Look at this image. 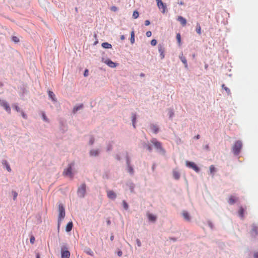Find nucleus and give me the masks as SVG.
Wrapping results in <instances>:
<instances>
[{"mask_svg": "<svg viewBox=\"0 0 258 258\" xmlns=\"http://www.w3.org/2000/svg\"><path fill=\"white\" fill-rule=\"evenodd\" d=\"M0 105L1 106L3 107L6 111H7L9 113L10 112L11 108L9 106V104L6 101H5L4 100H2L0 98Z\"/></svg>", "mask_w": 258, "mask_h": 258, "instance_id": "1a4fd4ad", "label": "nucleus"}, {"mask_svg": "<svg viewBox=\"0 0 258 258\" xmlns=\"http://www.w3.org/2000/svg\"><path fill=\"white\" fill-rule=\"evenodd\" d=\"M36 258H40V254H39V253H36Z\"/></svg>", "mask_w": 258, "mask_h": 258, "instance_id": "e2e57ef3", "label": "nucleus"}, {"mask_svg": "<svg viewBox=\"0 0 258 258\" xmlns=\"http://www.w3.org/2000/svg\"><path fill=\"white\" fill-rule=\"evenodd\" d=\"M236 198L233 196H230L228 200V203L230 205L234 204L236 202Z\"/></svg>", "mask_w": 258, "mask_h": 258, "instance_id": "cd10ccee", "label": "nucleus"}, {"mask_svg": "<svg viewBox=\"0 0 258 258\" xmlns=\"http://www.w3.org/2000/svg\"><path fill=\"white\" fill-rule=\"evenodd\" d=\"M139 13L137 11H135L133 14V17L134 19H137L139 17Z\"/></svg>", "mask_w": 258, "mask_h": 258, "instance_id": "c9c22d12", "label": "nucleus"}, {"mask_svg": "<svg viewBox=\"0 0 258 258\" xmlns=\"http://www.w3.org/2000/svg\"><path fill=\"white\" fill-rule=\"evenodd\" d=\"M58 211L59 214L58 217V228L59 227L60 222L64 218L66 215L64 208L61 204H59L58 205Z\"/></svg>", "mask_w": 258, "mask_h": 258, "instance_id": "f03ea898", "label": "nucleus"}, {"mask_svg": "<svg viewBox=\"0 0 258 258\" xmlns=\"http://www.w3.org/2000/svg\"><path fill=\"white\" fill-rule=\"evenodd\" d=\"M110 10L113 12H116L118 10V8L116 6H112L110 8Z\"/></svg>", "mask_w": 258, "mask_h": 258, "instance_id": "a18cd8bd", "label": "nucleus"}, {"mask_svg": "<svg viewBox=\"0 0 258 258\" xmlns=\"http://www.w3.org/2000/svg\"><path fill=\"white\" fill-rule=\"evenodd\" d=\"M122 205H123V208L125 210H127L128 209V205L127 203L125 201H123V202H122Z\"/></svg>", "mask_w": 258, "mask_h": 258, "instance_id": "4c0bfd02", "label": "nucleus"}, {"mask_svg": "<svg viewBox=\"0 0 258 258\" xmlns=\"http://www.w3.org/2000/svg\"><path fill=\"white\" fill-rule=\"evenodd\" d=\"M150 24V22L149 20H146L145 22V25L146 26H148Z\"/></svg>", "mask_w": 258, "mask_h": 258, "instance_id": "4d7b16f0", "label": "nucleus"}, {"mask_svg": "<svg viewBox=\"0 0 258 258\" xmlns=\"http://www.w3.org/2000/svg\"><path fill=\"white\" fill-rule=\"evenodd\" d=\"M126 164L127 166V172L131 175L134 174V170L133 167L131 165V161L129 157L126 155Z\"/></svg>", "mask_w": 258, "mask_h": 258, "instance_id": "6e6552de", "label": "nucleus"}, {"mask_svg": "<svg viewBox=\"0 0 258 258\" xmlns=\"http://www.w3.org/2000/svg\"><path fill=\"white\" fill-rule=\"evenodd\" d=\"M250 234L252 236L255 237L258 235V226L256 224H253L251 226Z\"/></svg>", "mask_w": 258, "mask_h": 258, "instance_id": "9d476101", "label": "nucleus"}, {"mask_svg": "<svg viewBox=\"0 0 258 258\" xmlns=\"http://www.w3.org/2000/svg\"><path fill=\"white\" fill-rule=\"evenodd\" d=\"M48 94L49 98H50L53 101L55 102L56 101L55 94L52 91H48Z\"/></svg>", "mask_w": 258, "mask_h": 258, "instance_id": "bb28decb", "label": "nucleus"}, {"mask_svg": "<svg viewBox=\"0 0 258 258\" xmlns=\"http://www.w3.org/2000/svg\"><path fill=\"white\" fill-rule=\"evenodd\" d=\"M147 216L148 218L149 221L153 223L155 222L157 219V217L155 215H154L149 212L147 213Z\"/></svg>", "mask_w": 258, "mask_h": 258, "instance_id": "9b49d317", "label": "nucleus"}, {"mask_svg": "<svg viewBox=\"0 0 258 258\" xmlns=\"http://www.w3.org/2000/svg\"><path fill=\"white\" fill-rule=\"evenodd\" d=\"M117 254L119 256H121L122 255V252L121 250H119L117 251Z\"/></svg>", "mask_w": 258, "mask_h": 258, "instance_id": "5fc2aeb1", "label": "nucleus"}, {"mask_svg": "<svg viewBox=\"0 0 258 258\" xmlns=\"http://www.w3.org/2000/svg\"><path fill=\"white\" fill-rule=\"evenodd\" d=\"M86 190V185L85 183H82L78 188L77 195L79 197L84 198Z\"/></svg>", "mask_w": 258, "mask_h": 258, "instance_id": "423d86ee", "label": "nucleus"}, {"mask_svg": "<svg viewBox=\"0 0 258 258\" xmlns=\"http://www.w3.org/2000/svg\"><path fill=\"white\" fill-rule=\"evenodd\" d=\"M73 227V222L72 221L69 222V223H68V224L66 225V231L67 232H70L72 230Z\"/></svg>", "mask_w": 258, "mask_h": 258, "instance_id": "5701e85b", "label": "nucleus"}, {"mask_svg": "<svg viewBox=\"0 0 258 258\" xmlns=\"http://www.w3.org/2000/svg\"><path fill=\"white\" fill-rule=\"evenodd\" d=\"M101 46L103 48L106 49H109L112 48V45L108 42H103L102 43Z\"/></svg>", "mask_w": 258, "mask_h": 258, "instance_id": "c756f323", "label": "nucleus"}, {"mask_svg": "<svg viewBox=\"0 0 258 258\" xmlns=\"http://www.w3.org/2000/svg\"><path fill=\"white\" fill-rule=\"evenodd\" d=\"M35 241V237L34 236H31L30 239V242L31 243L33 244Z\"/></svg>", "mask_w": 258, "mask_h": 258, "instance_id": "09e8293b", "label": "nucleus"}, {"mask_svg": "<svg viewBox=\"0 0 258 258\" xmlns=\"http://www.w3.org/2000/svg\"><path fill=\"white\" fill-rule=\"evenodd\" d=\"M157 6L160 10H162V13H165L166 12V6L162 1L159 2V4H157Z\"/></svg>", "mask_w": 258, "mask_h": 258, "instance_id": "dca6fc26", "label": "nucleus"}, {"mask_svg": "<svg viewBox=\"0 0 258 258\" xmlns=\"http://www.w3.org/2000/svg\"><path fill=\"white\" fill-rule=\"evenodd\" d=\"M99 149H93L90 151L89 154L91 157H97L99 155Z\"/></svg>", "mask_w": 258, "mask_h": 258, "instance_id": "ddd939ff", "label": "nucleus"}, {"mask_svg": "<svg viewBox=\"0 0 258 258\" xmlns=\"http://www.w3.org/2000/svg\"><path fill=\"white\" fill-rule=\"evenodd\" d=\"M15 108L17 111H18V112L20 111V109L18 106H15Z\"/></svg>", "mask_w": 258, "mask_h": 258, "instance_id": "bf43d9fd", "label": "nucleus"}, {"mask_svg": "<svg viewBox=\"0 0 258 258\" xmlns=\"http://www.w3.org/2000/svg\"><path fill=\"white\" fill-rule=\"evenodd\" d=\"M126 185L128 187V188H129V189L130 190V191L131 192H134V188H135V185L134 183H133L131 181H128L126 183Z\"/></svg>", "mask_w": 258, "mask_h": 258, "instance_id": "6ab92c4d", "label": "nucleus"}, {"mask_svg": "<svg viewBox=\"0 0 258 258\" xmlns=\"http://www.w3.org/2000/svg\"><path fill=\"white\" fill-rule=\"evenodd\" d=\"M196 31L198 34H201V28L199 23L197 24Z\"/></svg>", "mask_w": 258, "mask_h": 258, "instance_id": "f704fd0d", "label": "nucleus"}, {"mask_svg": "<svg viewBox=\"0 0 258 258\" xmlns=\"http://www.w3.org/2000/svg\"><path fill=\"white\" fill-rule=\"evenodd\" d=\"M12 40L15 43H18L19 42V39L17 36H12Z\"/></svg>", "mask_w": 258, "mask_h": 258, "instance_id": "e433bc0d", "label": "nucleus"}, {"mask_svg": "<svg viewBox=\"0 0 258 258\" xmlns=\"http://www.w3.org/2000/svg\"><path fill=\"white\" fill-rule=\"evenodd\" d=\"M179 58L182 62L184 64L185 68H187V62L186 58L183 56L182 54L181 55L179 56Z\"/></svg>", "mask_w": 258, "mask_h": 258, "instance_id": "a878e982", "label": "nucleus"}, {"mask_svg": "<svg viewBox=\"0 0 258 258\" xmlns=\"http://www.w3.org/2000/svg\"><path fill=\"white\" fill-rule=\"evenodd\" d=\"M110 240L111 241H112L113 239H114V236L113 235H112L111 236H110Z\"/></svg>", "mask_w": 258, "mask_h": 258, "instance_id": "338daca9", "label": "nucleus"}, {"mask_svg": "<svg viewBox=\"0 0 258 258\" xmlns=\"http://www.w3.org/2000/svg\"><path fill=\"white\" fill-rule=\"evenodd\" d=\"M142 145L144 148L146 149L150 152L152 151V147L151 144L148 141L147 142H144L142 143Z\"/></svg>", "mask_w": 258, "mask_h": 258, "instance_id": "f8f14e48", "label": "nucleus"}, {"mask_svg": "<svg viewBox=\"0 0 258 258\" xmlns=\"http://www.w3.org/2000/svg\"><path fill=\"white\" fill-rule=\"evenodd\" d=\"M107 197L112 200H114L116 198V194L113 191L108 190L107 191Z\"/></svg>", "mask_w": 258, "mask_h": 258, "instance_id": "4468645a", "label": "nucleus"}, {"mask_svg": "<svg viewBox=\"0 0 258 258\" xmlns=\"http://www.w3.org/2000/svg\"><path fill=\"white\" fill-rule=\"evenodd\" d=\"M88 73H89V72H88V70L86 69L84 71V76L85 77H87L88 76Z\"/></svg>", "mask_w": 258, "mask_h": 258, "instance_id": "864d4df0", "label": "nucleus"}, {"mask_svg": "<svg viewBox=\"0 0 258 258\" xmlns=\"http://www.w3.org/2000/svg\"><path fill=\"white\" fill-rule=\"evenodd\" d=\"M208 224L209 227L211 229H213L214 228V225L212 223V222L210 221H208Z\"/></svg>", "mask_w": 258, "mask_h": 258, "instance_id": "37998d69", "label": "nucleus"}, {"mask_svg": "<svg viewBox=\"0 0 258 258\" xmlns=\"http://www.w3.org/2000/svg\"><path fill=\"white\" fill-rule=\"evenodd\" d=\"M242 144L241 141L238 140L235 142L234 146L232 147V151L235 155H238L242 148Z\"/></svg>", "mask_w": 258, "mask_h": 258, "instance_id": "20e7f679", "label": "nucleus"}, {"mask_svg": "<svg viewBox=\"0 0 258 258\" xmlns=\"http://www.w3.org/2000/svg\"><path fill=\"white\" fill-rule=\"evenodd\" d=\"M124 39H125V37H124V35H121V36H120V39H121V40H123Z\"/></svg>", "mask_w": 258, "mask_h": 258, "instance_id": "0e129e2a", "label": "nucleus"}, {"mask_svg": "<svg viewBox=\"0 0 258 258\" xmlns=\"http://www.w3.org/2000/svg\"><path fill=\"white\" fill-rule=\"evenodd\" d=\"M244 212V209L242 207H240L238 211V215L240 218H243Z\"/></svg>", "mask_w": 258, "mask_h": 258, "instance_id": "c85d7f7f", "label": "nucleus"}, {"mask_svg": "<svg viewBox=\"0 0 258 258\" xmlns=\"http://www.w3.org/2000/svg\"><path fill=\"white\" fill-rule=\"evenodd\" d=\"M182 216L183 217L184 219L188 221H189L190 220V216L189 215V214L186 211H183L182 212Z\"/></svg>", "mask_w": 258, "mask_h": 258, "instance_id": "412c9836", "label": "nucleus"}, {"mask_svg": "<svg viewBox=\"0 0 258 258\" xmlns=\"http://www.w3.org/2000/svg\"><path fill=\"white\" fill-rule=\"evenodd\" d=\"M150 129L154 134H157L159 132V128L158 126L154 124H151L150 125Z\"/></svg>", "mask_w": 258, "mask_h": 258, "instance_id": "a211bd4d", "label": "nucleus"}, {"mask_svg": "<svg viewBox=\"0 0 258 258\" xmlns=\"http://www.w3.org/2000/svg\"><path fill=\"white\" fill-rule=\"evenodd\" d=\"M110 223H111L110 221L109 220H108L107 221V225H110Z\"/></svg>", "mask_w": 258, "mask_h": 258, "instance_id": "774afa93", "label": "nucleus"}, {"mask_svg": "<svg viewBox=\"0 0 258 258\" xmlns=\"http://www.w3.org/2000/svg\"><path fill=\"white\" fill-rule=\"evenodd\" d=\"M83 108V104H80L76 106H75L73 108V112L74 113H77L79 110H81Z\"/></svg>", "mask_w": 258, "mask_h": 258, "instance_id": "aec40b11", "label": "nucleus"}, {"mask_svg": "<svg viewBox=\"0 0 258 258\" xmlns=\"http://www.w3.org/2000/svg\"><path fill=\"white\" fill-rule=\"evenodd\" d=\"M85 251L86 253L90 255L93 256L94 254V252L90 248H86Z\"/></svg>", "mask_w": 258, "mask_h": 258, "instance_id": "473e14b6", "label": "nucleus"}, {"mask_svg": "<svg viewBox=\"0 0 258 258\" xmlns=\"http://www.w3.org/2000/svg\"><path fill=\"white\" fill-rule=\"evenodd\" d=\"M176 39L177 40V41L179 43H180L181 42V37H180V35L179 33H178L177 35H176Z\"/></svg>", "mask_w": 258, "mask_h": 258, "instance_id": "c03bdc74", "label": "nucleus"}, {"mask_svg": "<svg viewBox=\"0 0 258 258\" xmlns=\"http://www.w3.org/2000/svg\"><path fill=\"white\" fill-rule=\"evenodd\" d=\"M112 150V146L111 145V144H109L108 145H107V151H110Z\"/></svg>", "mask_w": 258, "mask_h": 258, "instance_id": "3c124183", "label": "nucleus"}, {"mask_svg": "<svg viewBox=\"0 0 258 258\" xmlns=\"http://www.w3.org/2000/svg\"><path fill=\"white\" fill-rule=\"evenodd\" d=\"M151 143L154 146L157 151L162 155L165 154V151L162 147L161 143L155 138H153L151 141Z\"/></svg>", "mask_w": 258, "mask_h": 258, "instance_id": "f257e3e1", "label": "nucleus"}, {"mask_svg": "<svg viewBox=\"0 0 258 258\" xmlns=\"http://www.w3.org/2000/svg\"><path fill=\"white\" fill-rule=\"evenodd\" d=\"M42 117L44 121H45L46 122H47L48 121V118H47V117L44 112H42Z\"/></svg>", "mask_w": 258, "mask_h": 258, "instance_id": "ea45409f", "label": "nucleus"}, {"mask_svg": "<svg viewBox=\"0 0 258 258\" xmlns=\"http://www.w3.org/2000/svg\"><path fill=\"white\" fill-rule=\"evenodd\" d=\"M209 145H206L205 147H204V149L207 150H209Z\"/></svg>", "mask_w": 258, "mask_h": 258, "instance_id": "680f3d73", "label": "nucleus"}, {"mask_svg": "<svg viewBox=\"0 0 258 258\" xmlns=\"http://www.w3.org/2000/svg\"><path fill=\"white\" fill-rule=\"evenodd\" d=\"M12 194H13V200H15L18 196V194L16 191H12Z\"/></svg>", "mask_w": 258, "mask_h": 258, "instance_id": "79ce46f5", "label": "nucleus"}, {"mask_svg": "<svg viewBox=\"0 0 258 258\" xmlns=\"http://www.w3.org/2000/svg\"><path fill=\"white\" fill-rule=\"evenodd\" d=\"M168 115L170 119H172L173 118L174 112L172 109L169 108L168 109Z\"/></svg>", "mask_w": 258, "mask_h": 258, "instance_id": "2f4dec72", "label": "nucleus"}, {"mask_svg": "<svg viewBox=\"0 0 258 258\" xmlns=\"http://www.w3.org/2000/svg\"><path fill=\"white\" fill-rule=\"evenodd\" d=\"M210 171L211 174H212L215 171V168L213 165H211L210 166Z\"/></svg>", "mask_w": 258, "mask_h": 258, "instance_id": "a19ab883", "label": "nucleus"}, {"mask_svg": "<svg viewBox=\"0 0 258 258\" xmlns=\"http://www.w3.org/2000/svg\"><path fill=\"white\" fill-rule=\"evenodd\" d=\"M146 35L148 37H151L152 35V32L150 31H148L146 32Z\"/></svg>", "mask_w": 258, "mask_h": 258, "instance_id": "603ef678", "label": "nucleus"}, {"mask_svg": "<svg viewBox=\"0 0 258 258\" xmlns=\"http://www.w3.org/2000/svg\"><path fill=\"white\" fill-rule=\"evenodd\" d=\"M185 164L187 167L192 169L196 172H199L200 170L199 167H198L197 165L193 162L186 161L185 162Z\"/></svg>", "mask_w": 258, "mask_h": 258, "instance_id": "0eeeda50", "label": "nucleus"}, {"mask_svg": "<svg viewBox=\"0 0 258 258\" xmlns=\"http://www.w3.org/2000/svg\"><path fill=\"white\" fill-rule=\"evenodd\" d=\"M21 115L24 118H26L27 115L23 111L21 112Z\"/></svg>", "mask_w": 258, "mask_h": 258, "instance_id": "6e6d98bb", "label": "nucleus"}, {"mask_svg": "<svg viewBox=\"0 0 258 258\" xmlns=\"http://www.w3.org/2000/svg\"><path fill=\"white\" fill-rule=\"evenodd\" d=\"M131 43L133 44L135 43V33L134 31H132L131 33V38H130Z\"/></svg>", "mask_w": 258, "mask_h": 258, "instance_id": "72a5a7b5", "label": "nucleus"}, {"mask_svg": "<svg viewBox=\"0 0 258 258\" xmlns=\"http://www.w3.org/2000/svg\"><path fill=\"white\" fill-rule=\"evenodd\" d=\"M136 118H137L136 115L135 113H132V121L133 125L134 128L136 127L135 123H136Z\"/></svg>", "mask_w": 258, "mask_h": 258, "instance_id": "7c9ffc66", "label": "nucleus"}, {"mask_svg": "<svg viewBox=\"0 0 258 258\" xmlns=\"http://www.w3.org/2000/svg\"><path fill=\"white\" fill-rule=\"evenodd\" d=\"M136 243H137V245H138L139 247L141 246V245H142V243H141V241H140L139 239H137V240H136Z\"/></svg>", "mask_w": 258, "mask_h": 258, "instance_id": "8fccbe9b", "label": "nucleus"}, {"mask_svg": "<svg viewBox=\"0 0 258 258\" xmlns=\"http://www.w3.org/2000/svg\"><path fill=\"white\" fill-rule=\"evenodd\" d=\"M104 62L109 67L111 68H114L116 67V63L113 62L111 60L109 59H106Z\"/></svg>", "mask_w": 258, "mask_h": 258, "instance_id": "f3484780", "label": "nucleus"}, {"mask_svg": "<svg viewBox=\"0 0 258 258\" xmlns=\"http://www.w3.org/2000/svg\"><path fill=\"white\" fill-rule=\"evenodd\" d=\"M177 20L179 22L182 26H185L186 24V20L182 16H178Z\"/></svg>", "mask_w": 258, "mask_h": 258, "instance_id": "4be33fe9", "label": "nucleus"}, {"mask_svg": "<svg viewBox=\"0 0 258 258\" xmlns=\"http://www.w3.org/2000/svg\"><path fill=\"white\" fill-rule=\"evenodd\" d=\"M173 176L175 179L178 180L180 178V174L177 170H174L173 171Z\"/></svg>", "mask_w": 258, "mask_h": 258, "instance_id": "393cba45", "label": "nucleus"}, {"mask_svg": "<svg viewBox=\"0 0 258 258\" xmlns=\"http://www.w3.org/2000/svg\"><path fill=\"white\" fill-rule=\"evenodd\" d=\"M253 257L254 258H258V251L254 252Z\"/></svg>", "mask_w": 258, "mask_h": 258, "instance_id": "13d9d810", "label": "nucleus"}, {"mask_svg": "<svg viewBox=\"0 0 258 258\" xmlns=\"http://www.w3.org/2000/svg\"><path fill=\"white\" fill-rule=\"evenodd\" d=\"M115 158H116L117 160H121V158L120 157V156H119L118 155H116Z\"/></svg>", "mask_w": 258, "mask_h": 258, "instance_id": "052dcab7", "label": "nucleus"}, {"mask_svg": "<svg viewBox=\"0 0 258 258\" xmlns=\"http://www.w3.org/2000/svg\"><path fill=\"white\" fill-rule=\"evenodd\" d=\"M151 44L152 46H155L157 44V40L156 39H153L151 41Z\"/></svg>", "mask_w": 258, "mask_h": 258, "instance_id": "49530a36", "label": "nucleus"}, {"mask_svg": "<svg viewBox=\"0 0 258 258\" xmlns=\"http://www.w3.org/2000/svg\"><path fill=\"white\" fill-rule=\"evenodd\" d=\"M74 165L75 163L74 162H72L70 164H69L68 167L64 170L63 174L65 176H68L71 177H73L74 173L73 170L74 167Z\"/></svg>", "mask_w": 258, "mask_h": 258, "instance_id": "7ed1b4c3", "label": "nucleus"}, {"mask_svg": "<svg viewBox=\"0 0 258 258\" xmlns=\"http://www.w3.org/2000/svg\"><path fill=\"white\" fill-rule=\"evenodd\" d=\"M70 252L68 250V247L66 244L61 245V257L70 258Z\"/></svg>", "mask_w": 258, "mask_h": 258, "instance_id": "39448f33", "label": "nucleus"}, {"mask_svg": "<svg viewBox=\"0 0 258 258\" xmlns=\"http://www.w3.org/2000/svg\"><path fill=\"white\" fill-rule=\"evenodd\" d=\"M222 87L227 92V93L229 94L230 93V89L227 88V87L225 86V85L223 84L222 85Z\"/></svg>", "mask_w": 258, "mask_h": 258, "instance_id": "58836bf2", "label": "nucleus"}, {"mask_svg": "<svg viewBox=\"0 0 258 258\" xmlns=\"http://www.w3.org/2000/svg\"><path fill=\"white\" fill-rule=\"evenodd\" d=\"M94 138L92 137H91L90 139L89 142V144L90 145H92L94 143Z\"/></svg>", "mask_w": 258, "mask_h": 258, "instance_id": "de8ad7c7", "label": "nucleus"}, {"mask_svg": "<svg viewBox=\"0 0 258 258\" xmlns=\"http://www.w3.org/2000/svg\"><path fill=\"white\" fill-rule=\"evenodd\" d=\"M164 47L161 44L158 45V51L160 53V57L161 59H163L165 57L164 55Z\"/></svg>", "mask_w": 258, "mask_h": 258, "instance_id": "2eb2a0df", "label": "nucleus"}, {"mask_svg": "<svg viewBox=\"0 0 258 258\" xmlns=\"http://www.w3.org/2000/svg\"><path fill=\"white\" fill-rule=\"evenodd\" d=\"M2 164L4 166V167H6V169L9 172H10L11 171V169L10 166L8 162L6 160H3L2 161Z\"/></svg>", "mask_w": 258, "mask_h": 258, "instance_id": "b1692460", "label": "nucleus"}, {"mask_svg": "<svg viewBox=\"0 0 258 258\" xmlns=\"http://www.w3.org/2000/svg\"><path fill=\"white\" fill-rule=\"evenodd\" d=\"M200 135H197L195 137V139H200Z\"/></svg>", "mask_w": 258, "mask_h": 258, "instance_id": "69168bd1", "label": "nucleus"}]
</instances>
